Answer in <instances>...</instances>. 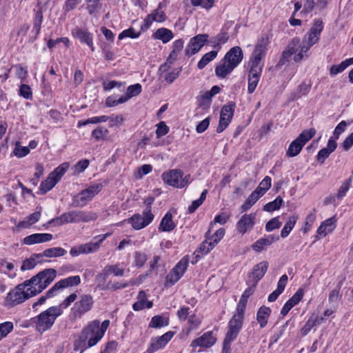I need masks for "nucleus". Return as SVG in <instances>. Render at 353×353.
Instances as JSON below:
<instances>
[{
  "mask_svg": "<svg viewBox=\"0 0 353 353\" xmlns=\"http://www.w3.org/2000/svg\"><path fill=\"white\" fill-rule=\"evenodd\" d=\"M153 37L155 39L161 40L163 43H167L173 39L174 34L170 30L161 28L155 31Z\"/></svg>",
  "mask_w": 353,
  "mask_h": 353,
  "instance_id": "obj_34",
  "label": "nucleus"
},
{
  "mask_svg": "<svg viewBox=\"0 0 353 353\" xmlns=\"http://www.w3.org/2000/svg\"><path fill=\"white\" fill-rule=\"evenodd\" d=\"M81 283L79 276H71L65 279H63L57 282L52 287L57 294L59 291L62 290L68 287L77 286Z\"/></svg>",
  "mask_w": 353,
  "mask_h": 353,
  "instance_id": "obj_25",
  "label": "nucleus"
},
{
  "mask_svg": "<svg viewBox=\"0 0 353 353\" xmlns=\"http://www.w3.org/2000/svg\"><path fill=\"white\" fill-rule=\"evenodd\" d=\"M103 185L101 183L90 185L74 196L72 205L74 207H84L88 201L101 191Z\"/></svg>",
  "mask_w": 353,
  "mask_h": 353,
  "instance_id": "obj_10",
  "label": "nucleus"
},
{
  "mask_svg": "<svg viewBox=\"0 0 353 353\" xmlns=\"http://www.w3.org/2000/svg\"><path fill=\"white\" fill-rule=\"evenodd\" d=\"M255 194H252L248 196V198L245 200L244 203L241 205V209L243 212H245L248 210L259 199Z\"/></svg>",
  "mask_w": 353,
  "mask_h": 353,
  "instance_id": "obj_57",
  "label": "nucleus"
},
{
  "mask_svg": "<svg viewBox=\"0 0 353 353\" xmlns=\"http://www.w3.org/2000/svg\"><path fill=\"white\" fill-rule=\"evenodd\" d=\"M110 325L109 320H105L101 324L99 320H94L90 322L81 332L79 342V345L81 343L85 344L88 340L87 346L83 345L85 347H91L94 346L104 336Z\"/></svg>",
  "mask_w": 353,
  "mask_h": 353,
  "instance_id": "obj_1",
  "label": "nucleus"
},
{
  "mask_svg": "<svg viewBox=\"0 0 353 353\" xmlns=\"http://www.w3.org/2000/svg\"><path fill=\"white\" fill-rule=\"evenodd\" d=\"M128 101V97L123 96L120 97L119 99L116 96H110L105 99V105L107 107H114L119 104H122Z\"/></svg>",
  "mask_w": 353,
  "mask_h": 353,
  "instance_id": "obj_47",
  "label": "nucleus"
},
{
  "mask_svg": "<svg viewBox=\"0 0 353 353\" xmlns=\"http://www.w3.org/2000/svg\"><path fill=\"white\" fill-rule=\"evenodd\" d=\"M283 201L281 196H278L273 201L269 202L263 206V210L266 212H273L279 210Z\"/></svg>",
  "mask_w": 353,
  "mask_h": 353,
  "instance_id": "obj_45",
  "label": "nucleus"
},
{
  "mask_svg": "<svg viewBox=\"0 0 353 353\" xmlns=\"http://www.w3.org/2000/svg\"><path fill=\"white\" fill-rule=\"evenodd\" d=\"M225 235V229L219 228L213 234H209L210 241L216 245Z\"/></svg>",
  "mask_w": 353,
  "mask_h": 353,
  "instance_id": "obj_59",
  "label": "nucleus"
},
{
  "mask_svg": "<svg viewBox=\"0 0 353 353\" xmlns=\"http://www.w3.org/2000/svg\"><path fill=\"white\" fill-rule=\"evenodd\" d=\"M271 309L265 305L261 306L256 313V320L260 324L261 328L265 327L268 324V319L271 314Z\"/></svg>",
  "mask_w": 353,
  "mask_h": 353,
  "instance_id": "obj_33",
  "label": "nucleus"
},
{
  "mask_svg": "<svg viewBox=\"0 0 353 353\" xmlns=\"http://www.w3.org/2000/svg\"><path fill=\"white\" fill-rule=\"evenodd\" d=\"M88 5L86 9L90 14H94L97 10L101 8L100 0H86Z\"/></svg>",
  "mask_w": 353,
  "mask_h": 353,
  "instance_id": "obj_60",
  "label": "nucleus"
},
{
  "mask_svg": "<svg viewBox=\"0 0 353 353\" xmlns=\"http://www.w3.org/2000/svg\"><path fill=\"white\" fill-rule=\"evenodd\" d=\"M212 97L208 91L201 93L199 99V106L202 108H208Z\"/></svg>",
  "mask_w": 353,
  "mask_h": 353,
  "instance_id": "obj_50",
  "label": "nucleus"
},
{
  "mask_svg": "<svg viewBox=\"0 0 353 353\" xmlns=\"http://www.w3.org/2000/svg\"><path fill=\"white\" fill-rule=\"evenodd\" d=\"M134 256V265L139 268L143 267L148 260L146 254L142 252H136Z\"/></svg>",
  "mask_w": 353,
  "mask_h": 353,
  "instance_id": "obj_54",
  "label": "nucleus"
},
{
  "mask_svg": "<svg viewBox=\"0 0 353 353\" xmlns=\"http://www.w3.org/2000/svg\"><path fill=\"white\" fill-rule=\"evenodd\" d=\"M336 228V219L331 217L324 221L317 230L318 234L325 236L328 233L332 232Z\"/></svg>",
  "mask_w": 353,
  "mask_h": 353,
  "instance_id": "obj_31",
  "label": "nucleus"
},
{
  "mask_svg": "<svg viewBox=\"0 0 353 353\" xmlns=\"http://www.w3.org/2000/svg\"><path fill=\"white\" fill-rule=\"evenodd\" d=\"M268 263L267 261H262L253 268L252 272V276L253 277L254 283L256 284L258 281L263 278L264 274L268 270Z\"/></svg>",
  "mask_w": 353,
  "mask_h": 353,
  "instance_id": "obj_32",
  "label": "nucleus"
},
{
  "mask_svg": "<svg viewBox=\"0 0 353 353\" xmlns=\"http://www.w3.org/2000/svg\"><path fill=\"white\" fill-rule=\"evenodd\" d=\"M72 34L81 43L88 46L91 48L92 51L94 50L92 34L88 30L76 27L72 30Z\"/></svg>",
  "mask_w": 353,
  "mask_h": 353,
  "instance_id": "obj_22",
  "label": "nucleus"
},
{
  "mask_svg": "<svg viewBox=\"0 0 353 353\" xmlns=\"http://www.w3.org/2000/svg\"><path fill=\"white\" fill-rule=\"evenodd\" d=\"M188 259L185 256L175 265L166 276V284L170 285L176 283L184 274L188 265Z\"/></svg>",
  "mask_w": 353,
  "mask_h": 353,
  "instance_id": "obj_13",
  "label": "nucleus"
},
{
  "mask_svg": "<svg viewBox=\"0 0 353 353\" xmlns=\"http://www.w3.org/2000/svg\"><path fill=\"white\" fill-rule=\"evenodd\" d=\"M58 182L59 181L50 173L48 178L41 183L39 191L41 194H46L54 187Z\"/></svg>",
  "mask_w": 353,
  "mask_h": 353,
  "instance_id": "obj_38",
  "label": "nucleus"
},
{
  "mask_svg": "<svg viewBox=\"0 0 353 353\" xmlns=\"http://www.w3.org/2000/svg\"><path fill=\"white\" fill-rule=\"evenodd\" d=\"M261 73L249 72L248 92L252 94L254 92L259 81Z\"/></svg>",
  "mask_w": 353,
  "mask_h": 353,
  "instance_id": "obj_41",
  "label": "nucleus"
},
{
  "mask_svg": "<svg viewBox=\"0 0 353 353\" xmlns=\"http://www.w3.org/2000/svg\"><path fill=\"white\" fill-rule=\"evenodd\" d=\"M256 219L255 214L243 215L236 223V230L239 233L244 234L248 231L252 229Z\"/></svg>",
  "mask_w": 353,
  "mask_h": 353,
  "instance_id": "obj_19",
  "label": "nucleus"
},
{
  "mask_svg": "<svg viewBox=\"0 0 353 353\" xmlns=\"http://www.w3.org/2000/svg\"><path fill=\"white\" fill-rule=\"evenodd\" d=\"M92 305L93 299L91 296H81L80 300L76 302L72 308L71 316L75 319L80 318L83 314L91 310Z\"/></svg>",
  "mask_w": 353,
  "mask_h": 353,
  "instance_id": "obj_12",
  "label": "nucleus"
},
{
  "mask_svg": "<svg viewBox=\"0 0 353 353\" xmlns=\"http://www.w3.org/2000/svg\"><path fill=\"white\" fill-rule=\"evenodd\" d=\"M72 223L89 222L97 219V214L92 212H85L81 210L71 211Z\"/></svg>",
  "mask_w": 353,
  "mask_h": 353,
  "instance_id": "obj_24",
  "label": "nucleus"
},
{
  "mask_svg": "<svg viewBox=\"0 0 353 353\" xmlns=\"http://www.w3.org/2000/svg\"><path fill=\"white\" fill-rule=\"evenodd\" d=\"M108 129L99 126L92 132V137L96 140L99 141L105 139V137L108 134Z\"/></svg>",
  "mask_w": 353,
  "mask_h": 353,
  "instance_id": "obj_53",
  "label": "nucleus"
},
{
  "mask_svg": "<svg viewBox=\"0 0 353 353\" xmlns=\"http://www.w3.org/2000/svg\"><path fill=\"white\" fill-rule=\"evenodd\" d=\"M337 147V143L334 139L330 138L328 140L327 147L321 149L317 154V160L321 163H323L325 159L333 152Z\"/></svg>",
  "mask_w": 353,
  "mask_h": 353,
  "instance_id": "obj_28",
  "label": "nucleus"
},
{
  "mask_svg": "<svg viewBox=\"0 0 353 353\" xmlns=\"http://www.w3.org/2000/svg\"><path fill=\"white\" fill-rule=\"evenodd\" d=\"M57 294L56 291L54 290L53 287H52L46 292L45 295H43L41 297H39V299L32 304V309L37 310V306L43 305L48 299L52 298Z\"/></svg>",
  "mask_w": 353,
  "mask_h": 353,
  "instance_id": "obj_44",
  "label": "nucleus"
},
{
  "mask_svg": "<svg viewBox=\"0 0 353 353\" xmlns=\"http://www.w3.org/2000/svg\"><path fill=\"white\" fill-rule=\"evenodd\" d=\"M217 56V52L212 50L210 52L205 54L198 63V68L202 70L211 61L215 59Z\"/></svg>",
  "mask_w": 353,
  "mask_h": 353,
  "instance_id": "obj_42",
  "label": "nucleus"
},
{
  "mask_svg": "<svg viewBox=\"0 0 353 353\" xmlns=\"http://www.w3.org/2000/svg\"><path fill=\"white\" fill-rule=\"evenodd\" d=\"M303 290L302 289H299L287 302L294 307L301 301L303 299Z\"/></svg>",
  "mask_w": 353,
  "mask_h": 353,
  "instance_id": "obj_62",
  "label": "nucleus"
},
{
  "mask_svg": "<svg viewBox=\"0 0 353 353\" xmlns=\"http://www.w3.org/2000/svg\"><path fill=\"white\" fill-rule=\"evenodd\" d=\"M110 274L121 276L124 274V270L121 269L119 265H107L103 272L97 276V279L100 281H105Z\"/></svg>",
  "mask_w": 353,
  "mask_h": 353,
  "instance_id": "obj_29",
  "label": "nucleus"
},
{
  "mask_svg": "<svg viewBox=\"0 0 353 353\" xmlns=\"http://www.w3.org/2000/svg\"><path fill=\"white\" fill-rule=\"evenodd\" d=\"M193 6H201L205 9H210L214 5V0H191Z\"/></svg>",
  "mask_w": 353,
  "mask_h": 353,
  "instance_id": "obj_61",
  "label": "nucleus"
},
{
  "mask_svg": "<svg viewBox=\"0 0 353 353\" xmlns=\"http://www.w3.org/2000/svg\"><path fill=\"white\" fill-rule=\"evenodd\" d=\"M63 314L59 307L52 306L32 319L35 329L40 333L49 330L54 325L56 319Z\"/></svg>",
  "mask_w": 353,
  "mask_h": 353,
  "instance_id": "obj_2",
  "label": "nucleus"
},
{
  "mask_svg": "<svg viewBox=\"0 0 353 353\" xmlns=\"http://www.w3.org/2000/svg\"><path fill=\"white\" fill-rule=\"evenodd\" d=\"M297 220L298 216L296 215H293L288 219L281 232V236L282 238H285L289 235L291 230L294 227Z\"/></svg>",
  "mask_w": 353,
  "mask_h": 353,
  "instance_id": "obj_40",
  "label": "nucleus"
},
{
  "mask_svg": "<svg viewBox=\"0 0 353 353\" xmlns=\"http://www.w3.org/2000/svg\"><path fill=\"white\" fill-rule=\"evenodd\" d=\"M154 219L153 214L143 212L142 214H135L128 219V222L137 230H141L150 225Z\"/></svg>",
  "mask_w": 353,
  "mask_h": 353,
  "instance_id": "obj_15",
  "label": "nucleus"
},
{
  "mask_svg": "<svg viewBox=\"0 0 353 353\" xmlns=\"http://www.w3.org/2000/svg\"><path fill=\"white\" fill-rule=\"evenodd\" d=\"M352 177H350L349 179L345 180L344 182H343V183L341 184V185L338 191L337 195H336L338 199H342L343 196H345V195L346 194V192L350 189V185L352 183Z\"/></svg>",
  "mask_w": 353,
  "mask_h": 353,
  "instance_id": "obj_55",
  "label": "nucleus"
},
{
  "mask_svg": "<svg viewBox=\"0 0 353 353\" xmlns=\"http://www.w3.org/2000/svg\"><path fill=\"white\" fill-rule=\"evenodd\" d=\"M72 217L71 211L68 212H65L62 214L61 216L56 217L54 219H51L48 223L49 225L52 226H59L66 223H72Z\"/></svg>",
  "mask_w": 353,
  "mask_h": 353,
  "instance_id": "obj_37",
  "label": "nucleus"
},
{
  "mask_svg": "<svg viewBox=\"0 0 353 353\" xmlns=\"http://www.w3.org/2000/svg\"><path fill=\"white\" fill-rule=\"evenodd\" d=\"M302 46L301 44L300 39L295 37L288 45L286 49L283 52L281 59L279 60V65H284L289 61V59L292 54L294 56V61L295 62H300L304 58V51H301Z\"/></svg>",
  "mask_w": 353,
  "mask_h": 353,
  "instance_id": "obj_8",
  "label": "nucleus"
},
{
  "mask_svg": "<svg viewBox=\"0 0 353 353\" xmlns=\"http://www.w3.org/2000/svg\"><path fill=\"white\" fill-rule=\"evenodd\" d=\"M52 234L49 233H36L26 236L23 239V243L30 245L36 243H41L50 241L52 239Z\"/></svg>",
  "mask_w": 353,
  "mask_h": 353,
  "instance_id": "obj_23",
  "label": "nucleus"
},
{
  "mask_svg": "<svg viewBox=\"0 0 353 353\" xmlns=\"http://www.w3.org/2000/svg\"><path fill=\"white\" fill-rule=\"evenodd\" d=\"M51 0H38L37 7L38 8L37 10H34L35 12V16L34 17L33 22V28L32 32H35V34L32 39H31V41L33 42L38 35L40 33L41 24L43 22V12L46 10L49 5V3Z\"/></svg>",
  "mask_w": 353,
  "mask_h": 353,
  "instance_id": "obj_11",
  "label": "nucleus"
},
{
  "mask_svg": "<svg viewBox=\"0 0 353 353\" xmlns=\"http://www.w3.org/2000/svg\"><path fill=\"white\" fill-rule=\"evenodd\" d=\"M141 92V85L139 83H136L132 85L128 86L127 89V92L124 97H128V101L132 97L137 96Z\"/></svg>",
  "mask_w": 353,
  "mask_h": 353,
  "instance_id": "obj_49",
  "label": "nucleus"
},
{
  "mask_svg": "<svg viewBox=\"0 0 353 353\" xmlns=\"http://www.w3.org/2000/svg\"><path fill=\"white\" fill-rule=\"evenodd\" d=\"M169 324L168 318H163L162 316L156 315L153 316L150 323V327L154 328H160L167 326Z\"/></svg>",
  "mask_w": 353,
  "mask_h": 353,
  "instance_id": "obj_43",
  "label": "nucleus"
},
{
  "mask_svg": "<svg viewBox=\"0 0 353 353\" xmlns=\"http://www.w3.org/2000/svg\"><path fill=\"white\" fill-rule=\"evenodd\" d=\"M323 30V21L320 19H315L308 32L307 38L306 39V36H305L303 41H301L302 46L301 51L307 52L313 45L316 43L320 39Z\"/></svg>",
  "mask_w": 353,
  "mask_h": 353,
  "instance_id": "obj_9",
  "label": "nucleus"
},
{
  "mask_svg": "<svg viewBox=\"0 0 353 353\" xmlns=\"http://www.w3.org/2000/svg\"><path fill=\"white\" fill-rule=\"evenodd\" d=\"M70 167L68 162H64L51 172L52 174L59 181L62 176L65 173Z\"/></svg>",
  "mask_w": 353,
  "mask_h": 353,
  "instance_id": "obj_48",
  "label": "nucleus"
},
{
  "mask_svg": "<svg viewBox=\"0 0 353 353\" xmlns=\"http://www.w3.org/2000/svg\"><path fill=\"white\" fill-rule=\"evenodd\" d=\"M67 253V251L60 247H54L46 249L43 252L39 254H34V256L37 257V259H40L42 257H59L65 255Z\"/></svg>",
  "mask_w": 353,
  "mask_h": 353,
  "instance_id": "obj_30",
  "label": "nucleus"
},
{
  "mask_svg": "<svg viewBox=\"0 0 353 353\" xmlns=\"http://www.w3.org/2000/svg\"><path fill=\"white\" fill-rule=\"evenodd\" d=\"M182 70V68H177L173 69L171 72H168L163 74V78L165 79V81L168 83H172L174 81L175 79H176L181 72Z\"/></svg>",
  "mask_w": 353,
  "mask_h": 353,
  "instance_id": "obj_46",
  "label": "nucleus"
},
{
  "mask_svg": "<svg viewBox=\"0 0 353 353\" xmlns=\"http://www.w3.org/2000/svg\"><path fill=\"white\" fill-rule=\"evenodd\" d=\"M141 34V32H136L134 28H130L127 30L122 31L119 34V39L121 40L125 37H130L132 39L138 38Z\"/></svg>",
  "mask_w": 353,
  "mask_h": 353,
  "instance_id": "obj_56",
  "label": "nucleus"
},
{
  "mask_svg": "<svg viewBox=\"0 0 353 353\" xmlns=\"http://www.w3.org/2000/svg\"><path fill=\"white\" fill-rule=\"evenodd\" d=\"M210 233H211L210 230H208L205 234L207 239L203 241L199 248L196 250V252L201 254L202 256L207 254L215 247V245L210 241Z\"/></svg>",
  "mask_w": 353,
  "mask_h": 353,
  "instance_id": "obj_39",
  "label": "nucleus"
},
{
  "mask_svg": "<svg viewBox=\"0 0 353 353\" xmlns=\"http://www.w3.org/2000/svg\"><path fill=\"white\" fill-rule=\"evenodd\" d=\"M57 276V271L53 268H47L39 272L35 276L26 280L28 286L31 288L34 296L42 292L47 288Z\"/></svg>",
  "mask_w": 353,
  "mask_h": 353,
  "instance_id": "obj_3",
  "label": "nucleus"
},
{
  "mask_svg": "<svg viewBox=\"0 0 353 353\" xmlns=\"http://www.w3.org/2000/svg\"><path fill=\"white\" fill-rule=\"evenodd\" d=\"M268 44V39L263 37L256 45L250 59V72L261 73L263 64L261 59L264 57L267 46Z\"/></svg>",
  "mask_w": 353,
  "mask_h": 353,
  "instance_id": "obj_6",
  "label": "nucleus"
},
{
  "mask_svg": "<svg viewBox=\"0 0 353 353\" xmlns=\"http://www.w3.org/2000/svg\"><path fill=\"white\" fill-rule=\"evenodd\" d=\"M173 336L174 332L169 331L159 337L153 338L149 347L145 353H154L162 349L172 339Z\"/></svg>",
  "mask_w": 353,
  "mask_h": 353,
  "instance_id": "obj_17",
  "label": "nucleus"
},
{
  "mask_svg": "<svg viewBox=\"0 0 353 353\" xmlns=\"http://www.w3.org/2000/svg\"><path fill=\"white\" fill-rule=\"evenodd\" d=\"M13 323L10 321L0 323V341L13 330Z\"/></svg>",
  "mask_w": 353,
  "mask_h": 353,
  "instance_id": "obj_52",
  "label": "nucleus"
},
{
  "mask_svg": "<svg viewBox=\"0 0 353 353\" xmlns=\"http://www.w3.org/2000/svg\"><path fill=\"white\" fill-rule=\"evenodd\" d=\"M316 130L313 128L309 130H303L296 139L291 142L286 151V156L288 157L297 156L306 143L314 136Z\"/></svg>",
  "mask_w": 353,
  "mask_h": 353,
  "instance_id": "obj_7",
  "label": "nucleus"
},
{
  "mask_svg": "<svg viewBox=\"0 0 353 353\" xmlns=\"http://www.w3.org/2000/svg\"><path fill=\"white\" fill-rule=\"evenodd\" d=\"M243 323V319L232 316L228 323V330L223 340L222 353H230L231 343L237 338Z\"/></svg>",
  "mask_w": 353,
  "mask_h": 353,
  "instance_id": "obj_5",
  "label": "nucleus"
},
{
  "mask_svg": "<svg viewBox=\"0 0 353 353\" xmlns=\"http://www.w3.org/2000/svg\"><path fill=\"white\" fill-rule=\"evenodd\" d=\"M235 107V103L232 102L223 106L221 110L219 125L216 128L218 133L222 132L230 123L234 115Z\"/></svg>",
  "mask_w": 353,
  "mask_h": 353,
  "instance_id": "obj_14",
  "label": "nucleus"
},
{
  "mask_svg": "<svg viewBox=\"0 0 353 353\" xmlns=\"http://www.w3.org/2000/svg\"><path fill=\"white\" fill-rule=\"evenodd\" d=\"M31 289L26 281L17 285L7 294L4 305L8 307H14L34 296Z\"/></svg>",
  "mask_w": 353,
  "mask_h": 353,
  "instance_id": "obj_4",
  "label": "nucleus"
},
{
  "mask_svg": "<svg viewBox=\"0 0 353 353\" xmlns=\"http://www.w3.org/2000/svg\"><path fill=\"white\" fill-rule=\"evenodd\" d=\"M166 19L165 12L161 10V3H159L158 8L154 11V12L148 14L145 19V25L146 27H149L153 21L162 23Z\"/></svg>",
  "mask_w": 353,
  "mask_h": 353,
  "instance_id": "obj_27",
  "label": "nucleus"
},
{
  "mask_svg": "<svg viewBox=\"0 0 353 353\" xmlns=\"http://www.w3.org/2000/svg\"><path fill=\"white\" fill-rule=\"evenodd\" d=\"M279 239V236L268 235L266 237L261 238L252 245V248L256 252H261L265 247L270 246L272 243Z\"/></svg>",
  "mask_w": 353,
  "mask_h": 353,
  "instance_id": "obj_26",
  "label": "nucleus"
},
{
  "mask_svg": "<svg viewBox=\"0 0 353 353\" xmlns=\"http://www.w3.org/2000/svg\"><path fill=\"white\" fill-rule=\"evenodd\" d=\"M281 222L279 221V217H274L270 219L265 225V230L268 232L278 229L281 226Z\"/></svg>",
  "mask_w": 353,
  "mask_h": 353,
  "instance_id": "obj_64",
  "label": "nucleus"
},
{
  "mask_svg": "<svg viewBox=\"0 0 353 353\" xmlns=\"http://www.w3.org/2000/svg\"><path fill=\"white\" fill-rule=\"evenodd\" d=\"M216 341V337L213 335L212 331L205 332L200 337L193 340L190 346L193 348L196 347L209 348L212 347Z\"/></svg>",
  "mask_w": 353,
  "mask_h": 353,
  "instance_id": "obj_18",
  "label": "nucleus"
},
{
  "mask_svg": "<svg viewBox=\"0 0 353 353\" xmlns=\"http://www.w3.org/2000/svg\"><path fill=\"white\" fill-rule=\"evenodd\" d=\"M208 34H197L190 39V41L185 50V54L190 57L198 52L203 46L205 43L208 41Z\"/></svg>",
  "mask_w": 353,
  "mask_h": 353,
  "instance_id": "obj_16",
  "label": "nucleus"
},
{
  "mask_svg": "<svg viewBox=\"0 0 353 353\" xmlns=\"http://www.w3.org/2000/svg\"><path fill=\"white\" fill-rule=\"evenodd\" d=\"M175 228V224L172 221V214L168 212L161 219L159 226V230L162 232H170Z\"/></svg>",
  "mask_w": 353,
  "mask_h": 353,
  "instance_id": "obj_35",
  "label": "nucleus"
},
{
  "mask_svg": "<svg viewBox=\"0 0 353 353\" xmlns=\"http://www.w3.org/2000/svg\"><path fill=\"white\" fill-rule=\"evenodd\" d=\"M100 248V244L98 241L90 242L88 243L82 244L83 254H90L97 252Z\"/></svg>",
  "mask_w": 353,
  "mask_h": 353,
  "instance_id": "obj_51",
  "label": "nucleus"
},
{
  "mask_svg": "<svg viewBox=\"0 0 353 353\" xmlns=\"http://www.w3.org/2000/svg\"><path fill=\"white\" fill-rule=\"evenodd\" d=\"M243 54L239 46L232 48L225 55L223 59L235 68L242 61Z\"/></svg>",
  "mask_w": 353,
  "mask_h": 353,
  "instance_id": "obj_21",
  "label": "nucleus"
},
{
  "mask_svg": "<svg viewBox=\"0 0 353 353\" xmlns=\"http://www.w3.org/2000/svg\"><path fill=\"white\" fill-rule=\"evenodd\" d=\"M156 134L158 138L162 137L169 132V127L164 121H161L157 125Z\"/></svg>",
  "mask_w": 353,
  "mask_h": 353,
  "instance_id": "obj_63",
  "label": "nucleus"
},
{
  "mask_svg": "<svg viewBox=\"0 0 353 353\" xmlns=\"http://www.w3.org/2000/svg\"><path fill=\"white\" fill-rule=\"evenodd\" d=\"M152 302L150 301H143L138 299L132 305V308L135 311H139L144 308H151Z\"/></svg>",
  "mask_w": 353,
  "mask_h": 353,
  "instance_id": "obj_58",
  "label": "nucleus"
},
{
  "mask_svg": "<svg viewBox=\"0 0 353 353\" xmlns=\"http://www.w3.org/2000/svg\"><path fill=\"white\" fill-rule=\"evenodd\" d=\"M222 62L217 65L215 68V74L219 78H225L228 74L232 72L234 69L232 66L228 63L223 59Z\"/></svg>",
  "mask_w": 353,
  "mask_h": 353,
  "instance_id": "obj_36",
  "label": "nucleus"
},
{
  "mask_svg": "<svg viewBox=\"0 0 353 353\" xmlns=\"http://www.w3.org/2000/svg\"><path fill=\"white\" fill-rule=\"evenodd\" d=\"M183 174V173L181 170L174 169L170 170L168 172H163L161 177L165 183L174 188H179L180 179L182 177Z\"/></svg>",
  "mask_w": 353,
  "mask_h": 353,
  "instance_id": "obj_20",
  "label": "nucleus"
}]
</instances>
